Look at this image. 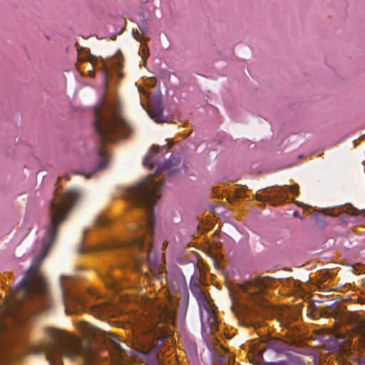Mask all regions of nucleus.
I'll return each instance as SVG.
<instances>
[{
	"instance_id": "1",
	"label": "nucleus",
	"mask_w": 365,
	"mask_h": 365,
	"mask_svg": "<svg viewBox=\"0 0 365 365\" xmlns=\"http://www.w3.org/2000/svg\"><path fill=\"white\" fill-rule=\"evenodd\" d=\"M163 187V182H158L150 178L125 191V200L134 209L140 210L142 215L135 219L132 233L128 239L114 238L105 246L108 250L129 253L130 257L125 262V264L137 266L139 259L134 252L145 251V255L142 258L146 257L150 266L159 268V255L151 252V242L148 238L145 239V235L150 237L154 233L155 212Z\"/></svg>"
},
{
	"instance_id": "2",
	"label": "nucleus",
	"mask_w": 365,
	"mask_h": 365,
	"mask_svg": "<svg viewBox=\"0 0 365 365\" xmlns=\"http://www.w3.org/2000/svg\"><path fill=\"white\" fill-rule=\"evenodd\" d=\"M53 197L49 202L50 222L46 228L41 241V254L36 256L27 270L25 276L16 284L14 300L16 306H20L24 300L34 301L39 309L49 308L46 282L39 272L40 266L55 242L58 225L65 219L66 212L81 197V193L71 189L64 195L53 192Z\"/></svg>"
},
{
	"instance_id": "3",
	"label": "nucleus",
	"mask_w": 365,
	"mask_h": 365,
	"mask_svg": "<svg viewBox=\"0 0 365 365\" xmlns=\"http://www.w3.org/2000/svg\"><path fill=\"white\" fill-rule=\"evenodd\" d=\"M170 334L171 331L167 329L160 319H148L140 327L133 331L128 351L120 346L116 336H112V348L109 350V354L115 363V365H124L123 362L127 361L128 352L132 358L141 363L165 365L160 361L158 349L165 344Z\"/></svg>"
},
{
	"instance_id": "4",
	"label": "nucleus",
	"mask_w": 365,
	"mask_h": 365,
	"mask_svg": "<svg viewBox=\"0 0 365 365\" xmlns=\"http://www.w3.org/2000/svg\"><path fill=\"white\" fill-rule=\"evenodd\" d=\"M49 334L53 341L43 343L35 349L36 352L46 355L51 365H58V362L63 364V359L71 362L82 359L89 363L87 365L98 362L101 356L91 341L83 342L76 337L63 336L56 330H51Z\"/></svg>"
},
{
	"instance_id": "5",
	"label": "nucleus",
	"mask_w": 365,
	"mask_h": 365,
	"mask_svg": "<svg viewBox=\"0 0 365 365\" xmlns=\"http://www.w3.org/2000/svg\"><path fill=\"white\" fill-rule=\"evenodd\" d=\"M102 104L106 113H101L100 110L96 111L93 128L101 143H113L117 133L123 128L124 122L119 114L118 102L110 103L105 99Z\"/></svg>"
},
{
	"instance_id": "6",
	"label": "nucleus",
	"mask_w": 365,
	"mask_h": 365,
	"mask_svg": "<svg viewBox=\"0 0 365 365\" xmlns=\"http://www.w3.org/2000/svg\"><path fill=\"white\" fill-rule=\"evenodd\" d=\"M70 279L61 276L60 284L63 294V304L67 314H77L83 309H91L93 312H103L101 305L92 304L87 297L81 294L70 284Z\"/></svg>"
},
{
	"instance_id": "7",
	"label": "nucleus",
	"mask_w": 365,
	"mask_h": 365,
	"mask_svg": "<svg viewBox=\"0 0 365 365\" xmlns=\"http://www.w3.org/2000/svg\"><path fill=\"white\" fill-rule=\"evenodd\" d=\"M268 346L264 349L261 344L252 342L249 345L247 356L253 365H284L283 359L273 361L277 358Z\"/></svg>"
},
{
	"instance_id": "8",
	"label": "nucleus",
	"mask_w": 365,
	"mask_h": 365,
	"mask_svg": "<svg viewBox=\"0 0 365 365\" xmlns=\"http://www.w3.org/2000/svg\"><path fill=\"white\" fill-rule=\"evenodd\" d=\"M267 345L274 352V357H285V359H283L284 364L291 363V365H306L303 361L300 360L298 356L294 354V351L288 341L282 339L272 337L267 340Z\"/></svg>"
},
{
	"instance_id": "9",
	"label": "nucleus",
	"mask_w": 365,
	"mask_h": 365,
	"mask_svg": "<svg viewBox=\"0 0 365 365\" xmlns=\"http://www.w3.org/2000/svg\"><path fill=\"white\" fill-rule=\"evenodd\" d=\"M158 147L153 145V150L147 154L143 161V165L149 167L150 169L154 168L157 165L156 175L163 171L171 170L173 167L179 165L180 158L179 156L173 154L170 156L168 160H165L163 163H160L158 158Z\"/></svg>"
},
{
	"instance_id": "10",
	"label": "nucleus",
	"mask_w": 365,
	"mask_h": 365,
	"mask_svg": "<svg viewBox=\"0 0 365 365\" xmlns=\"http://www.w3.org/2000/svg\"><path fill=\"white\" fill-rule=\"evenodd\" d=\"M316 339L321 343L324 349L334 353L342 351L345 348L344 344H346L344 336L331 331H317Z\"/></svg>"
},
{
	"instance_id": "11",
	"label": "nucleus",
	"mask_w": 365,
	"mask_h": 365,
	"mask_svg": "<svg viewBox=\"0 0 365 365\" xmlns=\"http://www.w3.org/2000/svg\"><path fill=\"white\" fill-rule=\"evenodd\" d=\"M202 334L210 352V356L213 362H219L221 365H232L235 363V357L230 353H221L209 341L208 335H205L202 324Z\"/></svg>"
},
{
	"instance_id": "12",
	"label": "nucleus",
	"mask_w": 365,
	"mask_h": 365,
	"mask_svg": "<svg viewBox=\"0 0 365 365\" xmlns=\"http://www.w3.org/2000/svg\"><path fill=\"white\" fill-rule=\"evenodd\" d=\"M94 165L89 172H78L76 174L84 175L86 178H91L93 175L106 169L108 163L106 152L100 146H98L93 153Z\"/></svg>"
},
{
	"instance_id": "13",
	"label": "nucleus",
	"mask_w": 365,
	"mask_h": 365,
	"mask_svg": "<svg viewBox=\"0 0 365 365\" xmlns=\"http://www.w3.org/2000/svg\"><path fill=\"white\" fill-rule=\"evenodd\" d=\"M166 281L175 292H180L187 288L185 276L178 267H174L169 272Z\"/></svg>"
},
{
	"instance_id": "14",
	"label": "nucleus",
	"mask_w": 365,
	"mask_h": 365,
	"mask_svg": "<svg viewBox=\"0 0 365 365\" xmlns=\"http://www.w3.org/2000/svg\"><path fill=\"white\" fill-rule=\"evenodd\" d=\"M101 277L108 289L115 292L123 289L122 284L110 273L108 269H106L101 273Z\"/></svg>"
},
{
	"instance_id": "15",
	"label": "nucleus",
	"mask_w": 365,
	"mask_h": 365,
	"mask_svg": "<svg viewBox=\"0 0 365 365\" xmlns=\"http://www.w3.org/2000/svg\"><path fill=\"white\" fill-rule=\"evenodd\" d=\"M149 115L157 123H164L168 119V117L163 115V107L160 102L150 106Z\"/></svg>"
},
{
	"instance_id": "16",
	"label": "nucleus",
	"mask_w": 365,
	"mask_h": 365,
	"mask_svg": "<svg viewBox=\"0 0 365 365\" xmlns=\"http://www.w3.org/2000/svg\"><path fill=\"white\" fill-rule=\"evenodd\" d=\"M288 192H291L294 195L298 194V185H295L293 186L284 185L279 188L277 196L281 198L285 199Z\"/></svg>"
},
{
	"instance_id": "17",
	"label": "nucleus",
	"mask_w": 365,
	"mask_h": 365,
	"mask_svg": "<svg viewBox=\"0 0 365 365\" xmlns=\"http://www.w3.org/2000/svg\"><path fill=\"white\" fill-rule=\"evenodd\" d=\"M357 339L356 342L365 349V323H359L356 325Z\"/></svg>"
},
{
	"instance_id": "18",
	"label": "nucleus",
	"mask_w": 365,
	"mask_h": 365,
	"mask_svg": "<svg viewBox=\"0 0 365 365\" xmlns=\"http://www.w3.org/2000/svg\"><path fill=\"white\" fill-rule=\"evenodd\" d=\"M195 298L200 306H203L205 309H207L208 300L203 292L200 295L195 297Z\"/></svg>"
},
{
	"instance_id": "19",
	"label": "nucleus",
	"mask_w": 365,
	"mask_h": 365,
	"mask_svg": "<svg viewBox=\"0 0 365 365\" xmlns=\"http://www.w3.org/2000/svg\"><path fill=\"white\" fill-rule=\"evenodd\" d=\"M190 288L192 294L195 296V297H197V295H200V294L202 292V290L197 282H190Z\"/></svg>"
},
{
	"instance_id": "20",
	"label": "nucleus",
	"mask_w": 365,
	"mask_h": 365,
	"mask_svg": "<svg viewBox=\"0 0 365 365\" xmlns=\"http://www.w3.org/2000/svg\"><path fill=\"white\" fill-rule=\"evenodd\" d=\"M187 348L189 354L192 357H195L197 355V346L196 344L192 341H189L187 343Z\"/></svg>"
},
{
	"instance_id": "21",
	"label": "nucleus",
	"mask_w": 365,
	"mask_h": 365,
	"mask_svg": "<svg viewBox=\"0 0 365 365\" xmlns=\"http://www.w3.org/2000/svg\"><path fill=\"white\" fill-rule=\"evenodd\" d=\"M208 323L211 331H214L217 329V320L215 316L210 317L208 318Z\"/></svg>"
},
{
	"instance_id": "22",
	"label": "nucleus",
	"mask_w": 365,
	"mask_h": 365,
	"mask_svg": "<svg viewBox=\"0 0 365 365\" xmlns=\"http://www.w3.org/2000/svg\"><path fill=\"white\" fill-rule=\"evenodd\" d=\"M180 293H181V294L183 297L184 306L185 307V308H187V305H188V301H189V292H188L187 288L180 292Z\"/></svg>"
},
{
	"instance_id": "23",
	"label": "nucleus",
	"mask_w": 365,
	"mask_h": 365,
	"mask_svg": "<svg viewBox=\"0 0 365 365\" xmlns=\"http://www.w3.org/2000/svg\"><path fill=\"white\" fill-rule=\"evenodd\" d=\"M138 27H139V29L141 31L143 34H145L148 33V24H147V21L145 19H143L140 22V24H139Z\"/></svg>"
},
{
	"instance_id": "24",
	"label": "nucleus",
	"mask_w": 365,
	"mask_h": 365,
	"mask_svg": "<svg viewBox=\"0 0 365 365\" xmlns=\"http://www.w3.org/2000/svg\"><path fill=\"white\" fill-rule=\"evenodd\" d=\"M97 223L99 226H105L108 224V220L105 217H101L98 220Z\"/></svg>"
},
{
	"instance_id": "25",
	"label": "nucleus",
	"mask_w": 365,
	"mask_h": 365,
	"mask_svg": "<svg viewBox=\"0 0 365 365\" xmlns=\"http://www.w3.org/2000/svg\"><path fill=\"white\" fill-rule=\"evenodd\" d=\"M343 212H344V208L341 207L337 208L336 210H334L331 215L332 216L337 217Z\"/></svg>"
},
{
	"instance_id": "26",
	"label": "nucleus",
	"mask_w": 365,
	"mask_h": 365,
	"mask_svg": "<svg viewBox=\"0 0 365 365\" xmlns=\"http://www.w3.org/2000/svg\"><path fill=\"white\" fill-rule=\"evenodd\" d=\"M267 197H263V196H262V195H257V200H259V201H264V200H267Z\"/></svg>"
},
{
	"instance_id": "27",
	"label": "nucleus",
	"mask_w": 365,
	"mask_h": 365,
	"mask_svg": "<svg viewBox=\"0 0 365 365\" xmlns=\"http://www.w3.org/2000/svg\"><path fill=\"white\" fill-rule=\"evenodd\" d=\"M293 215H294V217H299V218H300L301 220L302 219V217H301V216L299 215V212H298V211H294V212H293Z\"/></svg>"
},
{
	"instance_id": "28",
	"label": "nucleus",
	"mask_w": 365,
	"mask_h": 365,
	"mask_svg": "<svg viewBox=\"0 0 365 365\" xmlns=\"http://www.w3.org/2000/svg\"><path fill=\"white\" fill-rule=\"evenodd\" d=\"M99 331H100L101 334H103V335H106V332H103V331H100V330H99Z\"/></svg>"
},
{
	"instance_id": "29",
	"label": "nucleus",
	"mask_w": 365,
	"mask_h": 365,
	"mask_svg": "<svg viewBox=\"0 0 365 365\" xmlns=\"http://www.w3.org/2000/svg\"><path fill=\"white\" fill-rule=\"evenodd\" d=\"M348 346V345H346ZM349 346L351 347V344H349Z\"/></svg>"
},
{
	"instance_id": "30",
	"label": "nucleus",
	"mask_w": 365,
	"mask_h": 365,
	"mask_svg": "<svg viewBox=\"0 0 365 365\" xmlns=\"http://www.w3.org/2000/svg\"><path fill=\"white\" fill-rule=\"evenodd\" d=\"M364 212L365 213V210L364 211Z\"/></svg>"
}]
</instances>
